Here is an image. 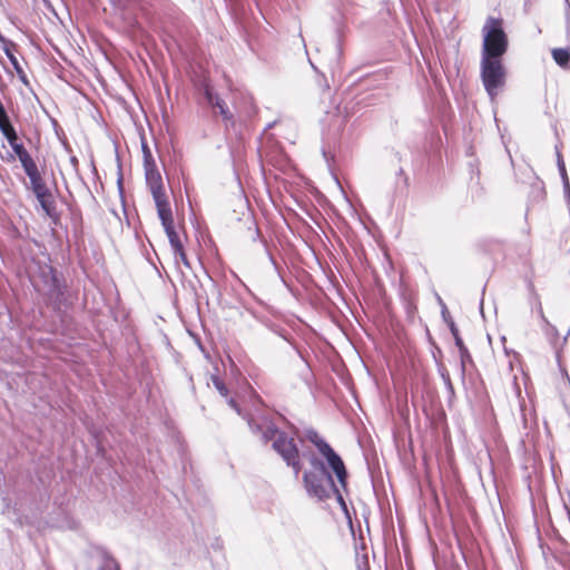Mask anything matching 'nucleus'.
Segmentation results:
<instances>
[{
    "mask_svg": "<svg viewBox=\"0 0 570 570\" xmlns=\"http://www.w3.org/2000/svg\"><path fill=\"white\" fill-rule=\"evenodd\" d=\"M308 461V468L303 473V483L307 494L318 501H325L332 497L336 498V501L344 511H347L346 503L342 495L343 488L340 482L337 484L325 463L320 456L312 452L303 454Z\"/></svg>",
    "mask_w": 570,
    "mask_h": 570,
    "instance_id": "nucleus-1",
    "label": "nucleus"
},
{
    "mask_svg": "<svg viewBox=\"0 0 570 570\" xmlns=\"http://www.w3.org/2000/svg\"><path fill=\"white\" fill-rule=\"evenodd\" d=\"M247 423L249 430L254 434H259L264 443L272 442L273 450L293 469L295 476H297L302 471L299 450L294 441V436H298V430L293 428V436H288L267 420L256 423L254 419L249 417Z\"/></svg>",
    "mask_w": 570,
    "mask_h": 570,
    "instance_id": "nucleus-2",
    "label": "nucleus"
},
{
    "mask_svg": "<svg viewBox=\"0 0 570 570\" xmlns=\"http://www.w3.org/2000/svg\"><path fill=\"white\" fill-rule=\"evenodd\" d=\"M482 35L481 58L502 59L509 46L502 20L489 17L482 28Z\"/></svg>",
    "mask_w": 570,
    "mask_h": 570,
    "instance_id": "nucleus-3",
    "label": "nucleus"
},
{
    "mask_svg": "<svg viewBox=\"0 0 570 570\" xmlns=\"http://www.w3.org/2000/svg\"><path fill=\"white\" fill-rule=\"evenodd\" d=\"M305 438L316 446L318 454L322 456L320 459L323 462L324 460L326 461V468L332 470L333 474L336 476V480L343 488H345V485H347L348 474L342 458L323 438L318 435L315 430H306Z\"/></svg>",
    "mask_w": 570,
    "mask_h": 570,
    "instance_id": "nucleus-4",
    "label": "nucleus"
},
{
    "mask_svg": "<svg viewBox=\"0 0 570 570\" xmlns=\"http://www.w3.org/2000/svg\"><path fill=\"white\" fill-rule=\"evenodd\" d=\"M481 80L491 100H494L505 83L502 59L481 58Z\"/></svg>",
    "mask_w": 570,
    "mask_h": 570,
    "instance_id": "nucleus-5",
    "label": "nucleus"
},
{
    "mask_svg": "<svg viewBox=\"0 0 570 570\" xmlns=\"http://www.w3.org/2000/svg\"><path fill=\"white\" fill-rule=\"evenodd\" d=\"M22 168L29 178L30 188L35 194L37 200L39 202L41 208L48 216H52L56 209L55 200L51 191L49 190L45 180L41 177V174L38 169L36 161H27V164H24Z\"/></svg>",
    "mask_w": 570,
    "mask_h": 570,
    "instance_id": "nucleus-6",
    "label": "nucleus"
},
{
    "mask_svg": "<svg viewBox=\"0 0 570 570\" xmlns=\"http://www.w3.org/2000/svg\"><path fill=\"white\" fill-rule=\"evenodd\" d=\"M22 168L29 178L30 188L35 194L37 200L39 202L41 208L48 216H52L56 209L55 200L51 191L49 190L45 180L41 177V174L38 169L36 161H27V164H24Z\"/></svg>",
    "mask_w": 570,
    "mask_h": 570,
    "instance_id": "nucleus-7",
    "label": "nucleus"
},
{
    "mask_svg": "<svg viewBox=\"0 0 570 570\" xmlns=\"http://www.w3.org/2000/svg\"><path fill=\"white\" fill-rule=\"evenodd\" d=\"M145 175L147 185L151 191L153 198L156 204L157 212L169 208L170 205L164 189L163 179L156 165H147L145 167Z\"/></svg>",
    "mask_w": 570,
    "mask_h": 570,
    "instance_id": "nucleus-8",
    "label": "nucleus"
},
{
    "mask_svg": "<svg viewBox=\"0 0 570 570\" xmlns=\"http://www.w3.org/2000/svg\"><path fill=\"white\" fill-rule=\"evenodd\" d=\"M40 278L42 284L36 285L39 292H42L51 299H59L62 296L61 282L52 267L46 266L41 268Z\"/></svg>",
    "mask_w": 570,
    "mask_h": 570,
    "instance_id": "nucleus-9",
    "label": "nucleus"
},
{
    "mask_svg": "<svg viewBox=\"0 0 570 570\" xmlns=\"http://www.w3.org/2000/svg\"><path fill=\"white\" fill-rule=\"evenodd\" d=\"M157 213H158L159 219L161 220V225L166 232V235L168 237V240L170 243L173 250L177 249V248L179 249V247H181L183 244L179 239L177 232L175 230L174 219H173V214H171L170 207L159 210Z\"/></svg>",
    "mask_w": 570,
    "mask_h": 570,
    "instance_id": "nucleus-10",
    "label": "nucleus"
},
{
    "mask_svg": "<svg viewBox=\"0 0 570 570\" xmlns=\"http://www.w3.org/2000/svg\"><path fill=\"white\" fill-rule=\"evenodd\" d=\"M205 97L210 106L219 109V114L225 120L232 119L233 116L226 102L217 94H215L212 88L206 87Z\"/></svg>",
    "mask_w": 570,
    "mask_h": 570,
    "instance_id": "nucleus-11",
    "label": "nucleus"
},
{
    "mask_svg": "<svg viewBox=\"0 0 570 570\" xmlns=\"http://www.w3.org/2000/svg\"><path fill=\"white\" fill-rule=\"evenodd\" d=\"M554 61L562 68H566L570 61L569 49L556 48L552 50Z\"/></svg>",
    "mask_w": 570,
    "mask_h": 570,
    "instance_id": "nucleus-12",
    "label": "nucleus"
},
{
    "mask_svg": "<svg viewBox=\"0 0 570 570\" xmlns=\"http://www.w3.org/2000/svg\"><path fill=\"white\" fill-rule=\"evenodd\" d=\"M14 153V155L19 158L21 166L27 164V161L33 160V158L30 156L28 150L24 148V146L21 142H16L10 146Z\"/></svg>",
    "mask_w": 570,
    "mask_h": 570,
    "instance_id": "nucleus-13",
    "label": "nucleus"
},
{
    "mask_svg": "<svg viewBox=\"0 0 570 570\" xmlns=\"http://www.w3.org/2000/svg\"><path fill=\"white\" fill-rule=\"evenodd\" d=\"M174 255L177 264L180 262L185 267L190 268V264L184 250V246L179 247V249H174Z\"/></svg>",
    "mask_w": 570,
    "mask_h": 570,
    "instance_id": "nucleus-14",
    "label": "nucleus"
},
{
    "mask_svg": "<svg viewBox=\"0 0 570 570\" xmlns=\"http://www.w3.org/2000/svg\"><path fill=\"white\" fill-rule=\"evenodd\" d=\"M212 382L222 396L226 397L228 395V390L226 385L218 376H212Z\"/></svg>",
    "mask_w": 570,
    "mask_h": 570,
    "instance_id": "nucleus-15",
    "label": "nucleus"
},
{
    "mask_svg": "<svg viewBox=\"0 0 570 570\" xmlns=\"http://www.w3.org/2000/svg\"><path fill=\"white\" fill-rule=\"evenodd\" d=\"M142 153H144V167H147V165H156L155 160L151 156V153L146 144H142Z\"/></svg>",
    "mask_w": 570,
    "mask_h": 570,
    "instance_id": "nucleus-16",
    "label": "nucleus"
},
{
    "mask_svg": "<svg viewBox=\"0 0 570 570\" xmlns=\"http://www.w3.org/2000/svg\"><path fill=\"white\" fill-rule=\"evenodd\" d=\"M6 139L8 140L9 145H13L19 141L18 135L13 129H11L7 135H4Z\"/></svg>",
    "mask_w": 570,
    "mask_h": 570,
    "instance_id": "nucleus-17",
    "label": "nucleus"
},
{
    "mask_svg": "<svg viewBox=\"0 0 570 570\" xmlns=\"http://www.w3.org/2000/svg\"><path fill=\"white\" fill-rule=\"evenodd\" d=\"M11 129H13V126L10 124V120L0 122V131L3 136L7 135Z\"/></svg>",
    "mask_w": 570,
    "mask_h": 570,
    "instance_id": "nucleus-18",
    "label": "nucleus"
},
{
    "mask_svg": "<svg viewBox=\"0 0 570 570\" xmlns=\"http://www.w3.org/2000/svg\"><path fill=\"white\" fill-rule=\"evenodd\" d=\"M452 333H453V335H454L456 346H458L460 350H464V351H465V346L463 345L462 340L459 337V335H458V333H456V330H454L453 327H452Z\"/></svg>",
    "mask_w": 570,
    "mask_h": 570,
    "instance_id": "nucleus-19",
    "label": "nucleus"
},
{
    "mask_svg": "<svg viewBox=\"0 0 570 570\" xmlns=\"http://www.w3.org/2000/svg\"><path fill=\"white\" fill-rule=\"evenodd\" d=\"M441 376H442V379H443V381H444L445 385L448 386V389H449L450 391H453L452 383H451V380H450L449 374H448L446 372H442V373H441Z\"/></svg>",
    "mask_w": 570,
    "mask_h": 570,
    "instance_id": "nucleus-20",
    "label": "nucleus"
},
{
    "mask_svg": "<svg viewBox=\"0 0 570 570\" xmlns=\"http://www.w3.org/2000/svg\"><path fill=\"white\" fill-rule=\"evenodd\" d=\"M6 120H9V117L7 115V111H6L2 102L0 101V122H3Z\"/></svg>",
    "mask_w": 570,
    "mask_h": 570,
    "instance_id": "nucleus-21",
    "label": "nucleus"
},
{
    "mask_svg": "<svg viewBox=\"0 0 570 570\" xmlns=\"http://www.w3.org/2000/svg\"><path fill=\"white\" fill-rule=\"evenodd\" d=\"M228 405L234 409L239 415L242 414L240 409L238 407L237 403L234 399L228 400Z\"/></svg>",
    "mask_w": 570,
    "mask_h": 570,
    "instance_id": "nucleus-22",
    "label": "nucleus"
},
{
    "mask_svg": "<svg viewBox=\"0 0 570 570\" xmlns=\"http://www.w3.org/2000/svg\"><path fill=\"white\" fill-rule=\"evenodd\" d=\"M460 353H461L462 366H464L465 356L466 357L469 356L468 350L466 348H465V351L464 350H460Z\"/></svg>",
    "mask_w": 570,
    "mask_h": 570,
    "instance_id": "nucleus-23",
    "label": "nucleus"
},
{
    "mask_svg": "<svg viewBox=\"0 0 570 570\" xmlns=\"http://www.w3.org/2000/svg\"><path fill=\"white\" fill-rule=\"evenodd\" d=\"M7 55H8L9 59L11 60V62H12L14 66H17V60H16V58H14L12 55L8 53V52H7Z\"/></svg>",
    "mask_w": 570,
    "mask_h": 570,
    "instance_id": "nucleus-24",
    "label": "nucleus"
},
{
    "mask_svg": "<svg viewBox=\"0 0 570 570\" xmlns=\"http://www.w3.org/2000/svg\"><path fill=\"white\" fill-rule=\"evenodd\" d=\"M509 366L512 370V360L509 361Z\"/></svg>",
    "mask_w": 570,
    "mask_h": 570,
    "instance_id": "nucleus-25",
    "label": "nucleus"
},
{
    "mask_svg": "<svg viewBox=\"0 0 570 570\" xmlns=\"http://www.w3.org/2000/svg\"><path fill=\"white\" fill-rule=\"evenodd\" d=\"M0 40H3L2 36L0 35Z\"/></svg>",
    "mask_w": 570,
    "mask_h": 570,
    "instance_id": "nucleus-26",
    "label": "nucleus"
}]
</instances>
